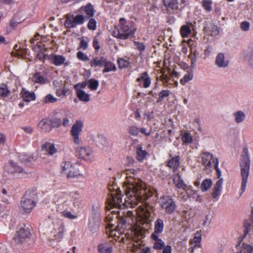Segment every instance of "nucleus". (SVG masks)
I'll list each match as a JSON object with an SVG mask.
<instances>
[{
	"instance_id": "nucleus-36",
	"label": "nucleus",
	"mask_w": 253,
	"mask_h": 253,
	"mask_svg": "<svg viewBox=\"0 0 253 253\" xmlns=\"http://www.w3.org/2000/svg\"><path fill=\"white\" fill-rule=\"evenodd\" d=\"M164 224L162 219L158 218L154 223V232L152 234L157 235L161 233L164 230Z\"/></svg>"
},
{
	"instance_id": "nucleus-58",
	"label": "nucleus",
	"mask_w": 253,
	"mask_h": 253,
	"mask_svg": "<svg viewBox=\"0 0 253 253\" xmlns=\"http://www.w3.org/2000/svg\"><path fill=\"white\" fill-rule=\"evenodd\" d=\"M77 57L79 60L83 61H86L89 60V58L87 55L81 51L77 52Z\"/></svg>"
},
{
	"instance_id": "nucleus-34",
	"label": "nucleus",
	"mask_w": 253,
	"mask_h": 253,
	"mask_svg": "<svg viewBox=\"0 0 253 253\" xmlns=\"http://www.w3.org/2000/svg\"><path fill=\"white\" fill-rule=\"evenodd\" d=\"M81 9L84 11L87 19L93 17L94 15L95 10L93 5L90 3H87L85 6H82Z\"/></svg>"
},
{
	"instance_id": "nucleus-48",
	"label": "nucleus",
	"mask_w": 253,
	"mask_h": 253,
	"mask_svg": "<svg viewBox=\"0 0 253 253\" xmlns=\"http://www.w3.org/2000/svg\"><path fill=\"white\" fill-rule=\"evenodd\" d=\"M181 140L183 143L190 144L192 142L193 139L189 133L185 132L181 134Z\"/></svg>"
},
{
	"instance_id": "nucleus-17",
	"label": "nucleus",
	"mask_w": 253,
	"mask_h": 253,
	"mask_svg": "<svg viewBox=\"0 0 253 253\" xmlns=\"http://www.w3.org/2000/svg\"><path fill=\"white\" fill-rule=\"evenodd\" d=\"M101 218L99 215H94L89 218L88 226L89 231L92 233L99 230Z\"/></svg>"
},
{
	"instance_id": "nucleus-21",
	"label": "nucleus",
	"mask_w": 253,
	"mask_h": 253,
	"mask_svg": "<svg viewBox=\"0 0 253 253\" xmlns=\"http://www.w3.org/2000/svg\"><path fill=\"white\" fill-rule=\"evenodd\" d=\"M20 96L23 99V101L26 102H30L36 99L35 93L32 91H29L24 87L22 88Z\"/></svg>"
},
{
	"instance_id": "nucleus-49",
	"label": "nucleus",
	"mask_w": 253,
	"mask_h": 253,
	"mask_svg": "<svg viewBox=\"0 0 253 253\" xmlns=\"http://www.w3.org/2000/svg\"><path fill=\"white\" fill-rule=\"evenodd\" d=\"M170 91L169 90H162L159 93V97L157 100V103L161 102L165 97L169 96Z\"/></svg>"
},
{
	"instance_id": "nucleus-50",
	"label": "nucleus",
	"mask_w": 253,
	"mask_h": 253,
	"mask_svg": "<svg viewBox=\"0 0 253 253\" xmlns=\"http://www.w3.org/2000/svg\"><path fill=\"white\" fill-rule=\"evenodd\" d=\"M72 16L74 19L76 26L77 25L83 24L85 20V17H84L83 15L78 14L76 16H74V15H72Z\"/></svg>"
},
{
	"instance_id": "nucleus-63",
	"label": "nucleus",
	"mask_w": 253,
	"mask_h": 253,
	"mask_svg": "<svg viewBox=\"0 0 253 253\" xmlns=\"http://www.w3.org/2000/svg\"><path fill=\"white\" fill-rule=\"evenodd\" d=\"M250 24L249 22L245 21L240 24L241 29L243 31H248L250 29Z\"/></svg>"
},
{
	"instance_id": "nucleus-22",
	"label": "nucleus",
	"mask_w": 253,
	"mask_h": 253,
	"mask_svg": "<svg viewBox=\"0 0 253 253\" xmlns=\"http://www.w3.org/2000/svg\"><path fill=\"white\" fill-rule=\"evenodd\" d=\"M253 251V247L251 245L243 243L242 245L238 243L235 247L234 253H252Z\"/></svg>"
},
{
	"instance_id": "nucleus-60",
	"label": "nucleus",
	"mask_w": 253,
	"mask_h": 253,
	"mask_svg": "<svg viewBox=\"0 0 253 253\" xmlns=\"http://www.w3.org/2000/svg\"><path fill=\"white\" fill-rule=\"evenodd\" d=\"M48 55L44 53L42 51H40L37 54V58L41 61L44 62L45 59L47 60Z\"/></svg>"
},
{
	"instance_id": "nucleus-27",
	"label": "nucleus",
	"mask_w": 253,
	"mask_h": 253,
	"mask_svg": "<svg viewBox=\"0 0 253 253\" xmlns=\"http://www.w3.org/2000/svg\"><path fill=\"white\" fill-rule=\"evenodd\" d=\"M136 158L139 162H142L146 158L147 152L142 150L141 144H138L135 148Z\"/></svg>"
},
{
	"instance_id": "nucleus-45",
	"label": "nucleus",
	"mask_w": 253,
	"mask_h": 253,
	"mask_svg": "<svg viewBox=\"0 0 253 253\" xmlns=\"http://www.w3.org/2000/svg\"><path fill=\"white\" fill-rule=\"evenodd\" d=\"M251 227H252V224L249 220H245L244 221V223H243L244 235L242 237V239H243L247 236V235H248V234L249 233V232H250V231L251 230Z\"/></svg>"
},
{
	"instance_id": "nucleus-33",
	"label": "nucleus",
	"mask_w": 253,
	"mask_h": 253,
	"mask_svg": "<svg viewBox=\"0 0 253 253\" xmlns=\"http://www.w3.org/2000/svg\"><path fill=\"white\" fill-rule=\"evenodd\" d=\"M151 238L154 240V243L153 245V248L156 250H161L164 247L165 242L161 239L159 238L157 235L155 234H151Z\"/></svg>"
},
{
	"instance_id": "nucleus-56",
	"label": "nucleus",
	"mask_w": 253,
	"mask_h": 253,
	"mask_svg": "<svg viewBox=\"0 0 253 253\" xmlns=\"http://www.w3.org/2000/svg\"><path fill=\"white\" fill-rule=\"evenodd\" d=\"M57 98L54 97L51 94H48L46 95L44 99V102L45 103H55L57 102Z\"/></svg>"
},
{
	"instance_id": "nucleus-46",
	"label": "nucleus",
	"mask_w": 253,
	"mask_h": 253,
	"mask_svg": "<svg viewBox=\"0 0 253 253\" xmlns=\"http://www.w3.org/2000/svg\"><path fill=\"white\" fill-rule=\"evenodd\" d=\"M64 25L65 27L68 29H71L75 28L76 27V25L75 24L74 20L72 15L70 16H68L66 18L65 21Z\"/></svg>"
},
{
	"instance_id": "nucleus-47",
	"label": "nucleus",
	"mask_w": 253,
	"mask_h": 253,
	"mask_svg": "<svg viewBox=\"0 0 253 253\" xmlns=\"http://www.w3.org/2000/svg\"><path fill=\"white\" fill-rule=\"evenodd\" d=\"M193 78V74L192 72H187V73L182 78L180 83L182 85H185L187 82L192 80Z\"/></svg>"
},
{
	"instance_id": "nucleus-53",
	"label": "nucleus",
	"mask_w": 253,
	"mask_h": 253,
	"mask_svg": "<svg viewBox=\"0 0 253 253\" xmlns=\"http://www.w3.org/2000/svg\"><path fill=\"white\" fill-rule=\"evenodd\" d=\"M19 159L22 163H28L33 159V156H29L26 154H21L19 156Z\"/></svg>"
},
{
	"instance_id": "nucleus-39",
	"label": "nucleus",
	"mask_w": 253,
	"mask_h": 253,
	"mask_svg": "<svg viewBox=\"0 0 253 253\" xmlns=\"http://www.w3.org/2000/svg\"><path fill=\"white\" fill-rule=\"evenodd\" d=\"M81 196L77 192L71 194V202L75 208L79 207L81 205Z\"/></svg>"
},
{
	"instance_id": "nucleus-43",
	"label": "nucleus",
	"mask_w": 253,
	"mask_h": 253,
	"mask_svg": "<svg viewBox=\"0 0 253 253\" xmlns=\"http://www.w3.org/2000/svg\"><path fill=\"white\" fill-rule=\"evenodd\" d=\"M212 0H202V6L207 12H210L212 10Z\"/></svg>"
},
{
	"instance_id": "nucleus-12",
	"label": "nucleus",
	"mask_w": 253,
	"mask_h": 253,
	"mask_svg": "<svg viewBox=\"0 0 253 253\" xmlns=\"http://www.w3.org/2000/svg\"><path fill=\"white\" fill-rule=\"evenodd\" d=\"M82 127L83 123L81 121L77 120L71 128V135L73 137L74 142L77 145H79L80 143L79 135L82 130Z\"/></svg>"
},
{
	"instance_id": "nucleus-19",
	"label": "nucleus",
	"mask_w": 253,
	"mask_h": 253,
	"mask_svg": "<svg viewBox=\"0 0 253 253\" xmlns=\"http://www.w3.org/2000/svg\"><path fill=\"white\" fill-rule=\"evenodd\" d=\"M163 2L168 12L174 13L178 8V0H163Z\"/></svg>"
},
{
	"instance_id": "nucleus-26",
	"label": "nucleus",
	"mask_w": 253,
	"mask_h": 253,
	"mask_svg": "<svg viewBox=\"0 0 253 253\" xmlns=\"http://www.w3.org/2000/svg\"><path fill=\"white\" fill-rule=\"evenodd\" d=\"M121 222L123 225L126 224L132 225L136 223V219L135 215L133 214V212L131 211H128L125 217L121 219Z\"/></svg>"
},
{
	"instance_id": "nucleus-64",
	"label": "nucleus",
	"mask_w": 253,
	"mask_h": 253,
	"mask_svg": "<svg viewBox=\"0 0 253 253\" xmlns=\"http://www.w3.org/2000/svg\"><path fill=\"white\" fill-rule=\"evenodd\" d=\"M88 46V41H85L83 38L81 39L80 46L78 49L81 48L83 50H86Z\"/></svg>"
},
{
	"instance_id": "nucleus-15",
	"label": "nucleus",
	"mask_w": 253,
	"mask_h": 253,
	"mask_svg": "<svg viewBox=\"0 0 253 253\" xmlns=\"http://www.w3.org/2000/svg\"><path fill=\"white\" fill-rule=\"evenodd\" d=\"M138 83V85L140 87L147 88L149 87L151 84V80L148 73L144 72L140 74L139 76L136 80Z\"/></svg>"
},
{
	"instance_id": "nucleus-7",
	"label": "nucleus",
	"mask_w": 253,
	"mask_h": 253,
	"mask_svg": "<svg viewBox=\"0 0 253 253\" xmlns=\"http://www.w3.org/2000/svg\"><path fill=\"white\" fill-rule=\"evenodd\" d=\"M161 208L169 214L174 212L176 209V205L174 199L169 195H163L159 199Z\"/></svg>"
},
{
	"instance_id": "nucleus-31",
	"label": "nucleus",
	"mask_w": 253,
	"mask_h": 253,
	"mask_svg": "<svg viewBox=\"0 0 253 253\" xmlns=\"http://www.w3.org/2000/svg\"><path fill=\"white\" fill-rule=\"evenodd\" d=\"M32 81L35 84L43 85L48 83V79L46 77H43L40 72H36L32 77Z\"/></svg>"
},
{
	"instance_id": "nucleus-23",
	"label": "nucleus",
	"mask_w": 253,
	"mask_h": 253,
	"mask_svg": "<svg viewBox=\"0 0 253 253\" xmlns=\"http://www.w3.org/2000/svg\"><path fill=\"white\" fill-rule=\"evenodd\" d=\"M8 164L10 167L9 172L12 173H17L21 174L22 176H24L27 174V173L25 171L23 168L18 166L12 161H9Z\"/></svg>"
},
{
	"instance_id": "nucleus-28",
	"label": "nucleus",
	"mask_w": 253,
	"mask_h": 253,
	"mask_svg": "<svg viewBox=\"0 0 253 253\" xmlns=\"http://www.w3.org/2000/svg\"><path fill=\"white\" fill-rule=\"evenodd\" d=\"M38 125L42 130L44 132L50 131L52 127H53L51 125V119H43L39 122Z\"/></svg>"
},
{
	"instance_id": "nucleus-35",
	"label": "nucleus",
	"mask_w": 253,
	"mask_h": 253,
	"mask_svg": "<svg viewBox=\"0 0 253 253\" xmlns=\"http://www.w3.org/2000/svg\"><path fill=\"white\" fill-rule=\"evenodd\" d=\"M201 234L199 231H197L193 239L190 240L189 243L190 245H194V247L200 248L201 247Z\"/></svg>"
},
{
	"instance_id": "nucleus-44",
	"label": "nucleus",
	"mask_w": 253,
	"mask_h": 253,
	"mask_svg": "<svg viewBox=\"0 0 253 253\" xmlns=\"http://www.w3.org/2000/svg\"><path fill=\"white\" fill-rule=\"evenodd\" d=\"M234 116L235 117V120L237 123H240L242 122L245 119V113L241 111H238L234 113Z\"/></svg>"
},
{
	"instance_id": "nucleus-57",
	"label": "nucleus",
	"mask_w": 253,
	"mask_h": 253,
	"mask_svg": "<svg viewBox=\"0 0 253 253\" xmlns=\"http://www.w3.org/2000/svg\"><path fill=\"white\" fill-rule=\"evenodd\" d=\"M134 44L136 46V48L141 53H142L145 50V45L143 42L135 41L134 42Z\"/></svg>"
},
{
	"instance_id": "nucleus-13",
	"label": "nucleus",
	"mask_w": 253,
	"mask_h": 253,
	"mask_svg": "<svg viewBox=\"0 0 253 253\" xmlns=\"http://www.w3.org/2000/svg\"><path fill=\"white\" fill-rule=\"evenodd\" d=\"M76 154L80 158L86 161L91 162L93 158L92 151L89 147H82L77 148Z\"/></svg>"
},
{
	"instance_id": "nucleus-59",
	"label": "nucleus",
	"mask_w": 253,
	"mask_h": 253,
	"mask_svg": "<svg viewBox=\"0 0 253 253\" xmlns=\"http://www.w3.org/2000/svg\"><path fill=\"white\" fill-rule=\"evenodd\" d=\"M87 28L90 30H95L96 29V21L93 18H90L87 24Z\"/></svg>"
},
{
	"instance_id": "nucleus-29",
	"label": "nucleus",
	"mask_w": 253,
	"mask_h": 253,
	"mask_svg": "<svg viewBox=\"0 0 253 253\" xmlns=\"http://www.w3.org/2000/svg\"><path fill=\"white\" fill-rule=\"evenodd\" d=\"M42 150L45 151L48 155H53L57 152V150L54 143L45 142L42 145Z\"/></svg>"
},
{
	"instance_id": "nucleus-40",
	"label": "nucleus",
	"mask_w": 253,
	"mask_h": 253,
	"mask_svg": "<svg viewBox=\"0 0 253 253\" xmlns=\"http://www.w3.org/2000/svg\"><path fill=\"white\" fill-rule=\"evenodd\" d=\"M180 33L182 38H187L191 33L190 26L187 25H183L180 28Z\"/></svg>"
},
{
	"instance_id": "nucleus-62",
	"label": "nucleus",
	"mask_w": 253,
	"mask_h": 253,
	"mask_svg": "<svg viewBox=\"0 0 253 253\" xmlns=\"http://www.w3.org/2000/svg\"><path fill=\"white\" fill-rule=\"evenodd\" d=\"M221 189H218L215 187H214L213 189L212 192L211 193L212 197L213 199H217L219 196L221 194Z\"/></svg>"
},
{
	"instance_id": "nucleus-52",
	"label": "nucleus",
	"mask_w": 253,
	"mask_h": 253,
	"mask_svg": "<svg viewBox=\"0 0 253 253\" xmlns=\"http://www.w3.org/2000/svg\"><path fill=\"white\" fill-rule=\"evenodd\" d=\"M118 63L120 68H128L130 65L128 61L125 60L123 58H118Z\"/></svg>"
},
{
	"instance_id": "nucleus-42",
	"label": "nucleus",
	"mask_w": 253,
	"mask_h": 253,
	"mask_svg": "<svg viewBox=\"0 0 253 253\" xmlns=\"http://www.w3.org/2000/svg\"><path fill=\"white\" fill-rule=\"evenodd\" d=\"M11 91L8 89L7 85L5 84H0V96L6 97L10 95Z\"/></svg>"
},
{
	"instance_id": "nucleus-61",
	"label": "nucleus",
	"mask_w": 253,
	"mask_h": 253,
	"mask_svg": "<svg viewBox=\"0 0 253 253\" xmlns=\"http://www.w3.org/2000/svg\"><path fill=\"white\" fill-rule=\"evenodd\" d=\"M147 211L146 207H143L141 205L138 208V211L137 213L140 216H145Z\"/></svg>"
},
{
	"instance_id": "nucleus-41",
	"label": "nucleus",
	"mask_w": 253,
	"mask_h": 253,
	"mask_svg": "<svg viewBox=\"0 0 253 253\" xmlns=\"http://www.w3.org/2000/svg\"><path fill=\"white\" fill-rule=\"evenodd\" d=\"M212 181L211 179H204L201 185V189L202 192L207 191L212 185Z\"/></svg>"
},
{
	"instance_id": "nucleus-5",
	"label": "nucleus",
	"mask_w": 253,
	"mask_h": 253,
	"mask_svg": "<svg viewBox=\"0 0 253 253\" xmlns=\"http://www.w3.org/2000/svg\"><path fill=\"white\" fill-rule=\"evenodd\" d=\"M37 194L35 191H26L21 200V206L26 213H30L36 206Z\"/></svg>"
},
{
	"instance_id": "nucleus-2",
	"label": "nucleus",
	"mask_w": 253,
	"mask_h": 253,
	"mask_svg": "<svg viewBox=\"0 0 253 253\" xmlns=\"http://www.w3.org/2000/svg\"><path fill=\"white\" fill-rule=\"evenodd\" d=\"M137 30L134 23L126 20L124 18H121L118 28L115 29L112 33V36L117 39L126 40L133 37Z\"/></svg>"
},
{
	"instance_id": "nucleus-51",
	"label": "nucleus",
	"mask_w": 253,
	"mask_h": 253,
	"mask_svg": "<svg viewBox=\"0 0 253 253\" xmlns=\"http://www.w3.org/2000/svg\"><path fill=\"white\" fill-rule=\"evenodd\" d=\"M88 83L89 84L88 87L91 90H95L97 89L99 85V82L97 80L91 79L88 81Z\"/></svg>"
},
{
	"instance_id": "nucleus-16",
	"label": "nucleus",
	"mask_w": 253,
	"mask_h": 253,
	"mask_svg": "<svg viewBox=\"0 0 253 253\" xmlns=\"http://www.w3.org/2000/svg\"><path fill=\"white\" fill-rule=\"evenodd\" d=\"M169 159L167 162L166 166L170 169L173 172H176L179 169L180 164V157L179 155L172 157L171 154H169Z\"/></svg>"
},
{
	"instance_id": "nucleus-1",
	"label": "nucleus",
	"mask_w": 253,
	"mask_h": 253,
	"mask_svg": "<svg viewBox=\"0 0 253 253\" xmlns=\"http://www.w3.org/2000/svg\"><path fill=\"white\" fill-rule=\"evenodd\" d=\"M126 180L123 185V189L125 192L126 198V202L131 204H137V202L144 203L148 198L154 195L157 197V191L156 189L145 187L142 181L134 178L130 174H135L136 172L133 169L126 170Z\"/></svg>"
},
{
	"instance_id": "nucleus-25",
	"label": "nucleus",
	"mask_w": 253,
	"mask_h": 253,
	"mask_svg": "<svg viewBox=\"0 0 253 253\" xmlns=\"http://www.w3.org/2000/svg\"><path fill=\"white\" fill-rule=\"evenodd\" d=\"M106 61V57L104 56H96L93 57L90 61V65L92 68L102 67Z\"/></svg>"
},
{
	"instance_id": "nucleus-9",
	"label": "nucleus",
	"mask_w": 253,
	"mask_h": 253,
	"mask_svg": "<svg viewBox=\"0 0 253 253\" xmlns=\"http://www.w3.org/2000/svg\"><path fill=\"white\" fill-rule=\"evenodd\" d=\"M62 173L67 175L68 178L78 177L81 175L80 170L70 162H64L61 165Z\"/></svg>"
},
{
	"instance_id": "nucleus-38",
	"label": "nucleus",
	"mask_w": 253,
	"mask_h": 253,
	"mask_svg": "<svg viewBox=\"0 0 253 253\" xmlns=\"http://www.w3.org/2000/svg\"><path fill=\"white\" fill-rule=\"evenodd\" d=\"M104 69L103 70L102 72L103 73L109 72L111 71H116L117 68L115 64L110 61H108L106 58V61L103 65Z\"/></svg>"
},
{
	"instance_id": "nucleus-20",
	"label": "nucleus",
	"mask_w": 253,
	"mask_h": 253,
	"mask_svg": "<svg viewBox=\"0 0 253 253\" xmlns=\"http://www.w3.org/2000/svg\"><path fill=\"white\" fill-rule=\"evenodd\" d=\"M47 60L55 66H61L64 63L66 58L62 55L50 54L47 56Z\"/></svg>"
},
{
	"instance_id": "nucleus-10",
	"label": "nucleus",
	"mask_w": 253,
	"mask_h": 253,
	"mask_svg": "<svg viewBox=\"0 0 253 253\" xmlns=\"http://www.w3.org/2000/svg\"><path fill=\"white\" fill-rule=\"evenodd\" d=\"M51 120L53 127H59L61 126L66 127L69 124V116L64 112L57 113L56 116Z\"/></svg>"
},
{
	"instance_id": "nucleus-11",
	"label": "nucleus",
	"mask_w": 253,
	"mask_h": 253,
	"mask_svg": "<svg viewBox=\"0 0 253 253\" xmlns=\"http://www.w3.org/2000/svg\"><path fill=\"white\" fill-rule=\"evenodd\" d=\"M71 194L60 192L55 195V203L57 205H62L63 208H69L71 203Z\"/></svg>"
},
{
	"instance_id": "nucleus-32",
	"label": "nucleus",
	"mask_w": 253,
	"mask_h": 253,
	"mask_svg": "<svg viewBox=\"0 0 253 253\" xmlns=\"http://www.w3.org/2000/svg\"><path fill=\"white\" fill-rule=\"evenodd\" d=\"M215 64L219 67H226L228 65L229 61L225 59L224 54L219 53L215 58Z\"/></svg>"
},
{
	"instance_id": "nucleus-55",
	"label": "nucleus",
	"mask_w": 253,
	"mask_h": 253,
	"mask_svg": "<svg viewBox=\"0 0 253 253\" xmlns=\"http://www.w3.org/2000/svg\"><path fill=\"white\" fill-rule=\"evenodd\" d=\"M61 215L65 218H69L70 219H74L77 217V215L73 214L71 212L64 210L61 212Z\"/></svg>"
},
{
	"instance_id": "nucleus-14",
	"label": "nucleus",
	"mask_w": 253,
	"mask_h": 253,
	"mask_svg": "<svg viewBox=\"0 0 253 253\" xmlns=\"http://www.w3.org/2000/svg\"><path fill=\"white\" fill-rule=\"evenodd\" d=\"M201 163L206 169H210L212 168V164H214L216 159H214L212 154L208 152H203L201 154Z\"/></svg>"
},
{
	"instance_id": "nucleus-4",
	"label": "nucleus",
	"mask_w": 253,
	"mask_h": 253,
	"mask_svg": "<svg viewBox=\"0 0 253 253\" xmlns=\"http://www.w3.org/2000/svg\"><path fill=\"white\" fill-rule=\"evenodd\" d=\"M108 190L110 192L107 199L108 205L111 208H118L121 209L124 204L122 203V197L119 188L115 184L108 185Z\"/></svg>"
},
{
	"instance_id": "nucleus-8",
	"label": "nucleus",
	"mask_w": 253,
	"mask_h": 253,
	"mask_svg": "<svg viewBox=\"0 0 253 253\" xmlns=\"http://www.w3.org/2000/svg\"><path fill=\"white\" fill-rule=\"evenodd\" d=\"M65 231V225L64 223L59 221L57 223L51 232L50 236L49 237V241H56L57 243L61 242L63 239Z\"/></svg>"
},
{
	"instance_id": "nucleus-6",
	"label": "nucleus",
	"mask_w": 253,
	"mask_h": 253,
	"mask_svg": "<svg viewBox=\"0 0 253 253\" xmlns=\"http://www.w3.org/2000/svg\"><path fill=\"white\" fill-rule=\"evenodd\" d=\"M31 232L26 225L20 227L16 231L13 237V241L16 246L21 247L26 244L30 239Z\"/></svg>"
},
{
	"instance_id": "nucleus-3",
	"label": "nucleus",
	"mask_w": 253,
	"mask_h": 253,
	"mask_svg": "<svg viewBox=\"0 0 253 253\" xmlns=\"http://www.w3.org/2000/svg\"><path fill=\"white\" fill-rule=\"evenodd\" d=\"M241 167V174L242 176V183L240 189V195H242L245 190L248 178L249 175L250 168V160L248 154V149L244 148L243 151V154L241 156V162L240 163Z\"/></svg>"
},
{
	"instance_id": "nucleus-18",
	"label": "nucleus",
	"mask_w": 253,
	"mask_h": 253,
	"mask_svg": "<svg viewBox=\"0 0 253 253\" xmlns=\"http://www.w3.org/2000/svg\"><path fill=\"white\" fill-rule=\"evenodd\" d=\"M131 238L126 237L125 239L123 237L121 240L124 243L128 245L129 246L128 248H129L130 250L133 252H136L138 250H141L142 246L141 243L139 240L134 241Z\"/></svg>"
},
{
	"instance_id": "nucleus-37",
	"label": "nucleus",
	"mask_w": 253,
	"mask_h": 253,
	"mask_svg": "<svg viewBox=\"0 0 253 253\" xmlns=\"http://www.w3.org/2000/svg\"><path fill=\"white\" fill-rule=\"evenodd\" d=\"M99 253H112L113 247L107 243L100 244L97 246Z\"/></svg>"
},
{
	"instance_id": "nucleus-54",
	"label": "nucleus",
	"mask_w": 253,
	"mask_h": 253,
	"mask_svg": "<svg viewBox=\"0 0 253 253\" xmlns=\"http://www.w3.org/2000/svg\"><path fill=\"white\" fill-rule=\"evenodd\" d=\"M128 131L130 135L136 136L139 132V128L136 126H131L128 127Z\"/></svg>"
},
{
	"instance_id": "nucleus-30",
	"label": "nucleus",
	"mask_w": 253,
	"mask_h": 253,
	"mask_svg": "<svg viewBox=\"0 0 253 253\" xmlns=\"http://www.w3.org/2000/svg\"><path fill=\"white\" fill-rule=\"evenodd\" d=\"M74 88L76 90V95L78 98L82 101L88 102L90 100L89 95L84 90L79 88V84L74 85Z\"/></svg>"
},
{
	"instance_id": "nucleus-24",
	"label": "nucleus",
	"mask_w": 253,
	"mask_h": 253,
	"mask_svg": "<svg viewBox=\"0 0 253 253\" xmlns=\"http://www.w3.org/2000/svg\"><path fill=\"white\" fill-rule=\"evenodd\" d=\"M172 180L176 187L184 191L186 190V185L181 178L179 173H176L173 174Z\"/></svg>"
}]
</instances>
